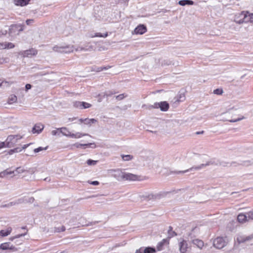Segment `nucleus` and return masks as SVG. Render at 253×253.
<instances>
[{
    "instance_id": "nucleus-49",
    "label": "nucleus",
    "mask_w": 253,
    "mask_h": 253,
    "mask_svg": "<svg viewBox=\"0 0 253 253\" xmlns=\"http://www.w3.org/2000/svg\"><path fill=\"white\" fill-rule=\"evenodd\" d=\"M127 96V95H125L124 93L119 94L116 96V99L118 100H121L123 99H124L125 97H126Z\"/></svg>"
},
{
    "instance_id": "nucleus-21",
    "label": "nucleus",
    "mask_w": 253,
    "mask_h": 253,
    "mask_svg": "<svg viewBox=\"0 0 253 253\" xmlns=\"http://www.w3.org/2000/svg\"><path fill=\"white\" fill-rule=\"evenodd\" d=\"M30 0H14V3L18 6H23L29 3Z\"/></svg>"
},
{
    "instance_id": "nucleus-31",
    "label": "nucleus",
    "mask_w": 253,
    "mask_h": 253,
    "mask_svg": "<svg viewBox=\"0 0 253 253\" xmlns=\"http://www.w3.org/2000/svg\"><path fill=\"white\" fill-rule=\"evenodd\" d=\"M253 164V160H247V161H244L241 162V163L240 164L241 165H243L244 166H249L252 165Z\"/></svg>"
},
{
    "instance_id": "nucleus-60",
    "label": "nucleus",
    "mask_w": 253,
    "mask_h": 253,
    "mask_svg": "<svg viewBox=\"0 0 253 253\" xmlns=\"http://www.w3.org/2000/svg\"><path fill=\"white\" fill-rule=\"evenodd\" d=\"M250 22L253 23V13H250Z\"/></svg>"
},
{
    "instance_id": "nucleus-40",
    "label": "nucleus",
    "mask_w": 253,
    "mask_h": 253,
    "mask_svg": "<svg viewBox=\"0 0 253 253\" xmlns=\"http://www.w3.org/2000/svg\"><path fill=\"white\" fill-rule=\"evenodd\" d=\"M91 145H94V143L81 144L77 143L75 144L77 148H80L82 146H88Z\"/></svg>"
},
{
    "instance_id": "nucleus-63",
    "label": "nucleus",
    "mask_w": 253,
    "mask_h": 253,
    "mask_svg": "<svg viewBox=\"0 0 253 253\" xmlns=\"http://www.w3.org/2000/svg\"><path fill=\"white\" fill-rule=\"evenodd\" d=\"M111 67L110 66H103L102 67V71L110 69Z\"/></svg>"
},
{
    "instance_id": "nucleus-27",
    "label": "nucleus",
    "mask_w": 253,
    "mask_h": 253,
    "mask_svg": "<svg viewBox=\"0 0 253 253\" xmlns=\"http://www.w3.org/2000/svg\"><path fill=\"white\" fill-rule=\"evenodd\" d=\"M97 122V120L94 119H88L86 118L84 119V124L85 125H91L92 124H94Z\"/></svg>"
},
{
    "instance_id": "nucleus-28",
    "label": "nucleus",
    "mask_w": 253,
    "mask_h": 253,
    "mask_svg": "<svg viewBox=\"0 0 253 253\" xmlns=\"http://www.w3.org/2000/svg\"><path fill=\"white\" fill-rule=\"evenodd\" d=\"M169 238H170L172 237L177 235V234L175 231H172V227L171 226L169 227L168 230Z\"/></svg>"
},
{
    "instance_id": "nucleus-34",
    "label": "nucleus",
    "mask_w": 253,
    "mask_h": 253,
    "mask_svg": "<svg viewBox=\"0 0 253 253\" xmlns=\"http://www.w3.org/2000/svg\"><path fill=\"white\" fill-rule=\"evenodd\" d=\"M66 230V228L64 226H62L60 227H54V232H63Z\"/></svg>"
},
{
    "instance_id": "nucleus-37",
    "label": "nucleus",
    "mask_w": 253,
    "mask_h": 253,
    "mask_svg": "<svg viewBox=\"0 0 253 253\" xmlns=\"http://www.w3.org/2000/svg\"><path fill=\"white\" fill-rule=\"evenodd\" d=\"M91 106V105L89 103H88L85 102H82L81 109H86L90 107Z\"/></svg>"
},
{
    "instance_id": "nucleus-5",
    "label": "nucleus",
    "mask_w": 253,
    "mask_h": 253,
    "mask_svg": "<svg viewBox=\"0 0 253 253\" xmlns=\"http://www.w3.org/2000/svg\"><path fill=\"white\" fill-rule=\"evenodd\" d=\"M53 50L60 53H70L74 50V46L71 45H67L65 46H55L53 47Z\"/></svg>"
},
{
    "instance_id": "nucleus-3",
    "label": "nucleus",
    "mask_w": 253,
    "mask_h": 253,
    "mask_svg": "<svg viewBox=\"0 0 253 253\" xmlns=\"http://www.w3.org/2000/svg\"><path fill=\"white\" fill-rule=\"evenodd\" d=\"M21 138V136L18 135H9L6 140V147L9 148L13 147L17 143L18 140Z\"/></svg>"
},
{
    "instance_id": "nucleus-15",
    "label": "nucleus",
    "mask_w": 253,
    "mask_h": 253,
    "mask_svg": "<svg viewBox=\"0 0 253 253\" xmlns=\"http://www.w3.org/2000/svg\"><path fill=\"white\" fill-rule=\"evenodd\" d=\"M250 13L247 11H243L239 14V17H243L245 23L250 22Z\"/></svg>"
},
{
    "instance_id": "nucleus-55",
    "label": "nucleus",
    "mask_w": 253,
    "mask_h": 253,
    "mask_svg": "<svg viewBox=\"0 0 253 253\" xmlns=\"http://www.w3.org/2000/svg\"><path fill=\"white\" fill-rule=\"evenodd\" d=\"M7 33V31L5 30H0V37L2 35H5Z\"/></svg>"
},
{
    "instance_id": "nucleus-30",
    "label": "nucleus",
    "mask_w": 253,
    "mask_h": 253,
    "mask_svg": "<svg viewBox=\"0 0 253 253\" xmlns=\"http://www.w3.org/2000/svg\"><path fill=\"white\" fill-rule=\"evenodd\" d=\"M121 157L124 161H127L132 159L133 156L130 155H122Z\"/></svg>"
},
{
    "instance_id": "nucleus-18",
    "label": "nucleus",
    "mask_w": 253,
    "mask_h": 253,
    "mask_svg": "<svg viewBox=\"0 0 253 253\" xmlns=\"http://www.w3.org/2000/svg\"><path fill=\"white\" fill-rule=\"evenodd\" d=\"M192 243L196 246L198 248L201 249L204 246V242L200 239H195L192 240Z\"/></svg>"
},
{
    "instance_id": "nucleus-64",
    "label": "nucleus",
    "mask_w": 253,
    "mask_h": 253,
    "mask_svg": "<svg viewBox=\"0 0 253 253\" xmlns=\"http://www.w3.org/2000/svg\"><path fill=\"white\" fill-rule=\"evenodd\" d=\"M102 71V67H99L96 68V69H95L96 72H101Z\"/></svg>"
},
{
    "instance_id": "nucleus-36",
    "label": "nucleus",
    "mask_w": 253,
    "mask_h": 253,
    "mask_svg": "<svg viewBox=\"0 0 253 253\" xmlns=\"http://www.w3.org/2000/svg\"><path fill=\"white\" fill-rule=\"evenodd\" d=\"M60 132L64 135L68 136L70 134V131L66 127L60 128Z\"/></svg>"
},
{
    "instance_id": "nucleus-4",
    "label": "nucleus",
    "mask_w": 253,
    "mask_h": 253,
    "mask_svg": "<svg viewBox=\"0 0 253 253\" xmlns=\"http://www.w3.org/2000/svg\"><path fill=\"white\" fill-rule=\"evenodd\" d=\"M212 163H211V162H207L206 164H202L198 166H194L192 167V168L185 170H182V171H171V173H176V174H180V173H184L186 172L190 171H193V170H199L202 169L204 168L207 166H209Z\"/></svg>"
},
{
    "instance_id": "nucleus-41",
    "label": "nucleus",
    "mask_w": 253,
    "mask_h": 253,
    "mask_svg": "<svg viewBox=\"0 0 253 253\" xmlns=\"http://www.w3.org/2000/svg\"><path fill=\"white\" fill-rule=\"evenodd\" d=\"M26 234V233L17 235H16V236H15L14 237H10L9 238V240L12 241L14 240H15V239L19 238H20L21 237L24 236Z\"/></svg>"
},
{
    "instance_id": "nucleus-2",
    "label": "nucleus",
    "mask_w": 253,
    "mask_h": 253,
    "mask_svg": "<svg viewBox=\"0 0 253 253\" xmlns=\"http://www.w3.org/2000/svg\"><path fill=\"white\" fill-rule=\"evenodd\" d=\"M226 238L222 237H218L213 241V246L217 249H221L227 244Z\"/></svg>"
},
{
    "instance_id": "nucleus-1",
    "label": "nucleus",
    "mask_w": 253,
    "mask_h": 253,
    "mask_svg": "<svg viewBox=\"0 0 253 253\" xmlns=\"http://www.w3.org/2000/svg\"><path fill=\"white\" fill-rule=\"evenodd\" d=\"M24 26L21 24H12L9 28V35L15 37L19 35V33L24 30Z\"/></svg>"
},
{
    "instance_id": "nucleus-45",
    "label": "nucleus",
    "mask_w": 253,
    "mask_h": 253,
    "mask_svg": "<svg viewBox=\"0 0 253 253\" xmlns=\"http://www.w3.org/2000/svg\"><path fill=\"white\" fill-rule=\"evenodd\" d=\"M154 104V105H146L144 104L142 106V108H145L148 110H151L152 109L155 108Z\"/></svg>"
},
{
    "instance_id": "nucleus-48",
    "label": "nucleus",
    "mask_w": 253,
    "mask_h": 253,
    "mask_svg": "<svg viewBox=\"0 0 253 253\" xmlns=\"http://www.w3.org/2000/svg\"><path fill=\"white\" fill-rule=\"evenodd\" d=\"M223 93V90L220 88H217L213 90V93L217 95H221Z\"/></svg>"
},
{
    "instance_id": "nucleus-6",
    "label": "nucleus",
    "mask_w": 253,
    "mask_h": 253,
    "mask_svg": "<svg viewBox=\"0 0 253 253\" xmlns=\"http://www.w3.org/2000/svg\"><path fill=\"white\" fill-rule=\"evenodd\" d=\"M124 171L121 169H110L109 170V173L111 174L112 176L114 177L118 181H122L123 179V175H124Z\"/></svg>"
},
{
    "instance_id": "nucleus-42",
    "label": "nucleus",
    "mask_w": 253,
    "mask_h": 253,
    "mask_svg": "<svg viewBox=\"0 0 253 253\" xmlns=\"http://www.w3.org/2000/svg\"><path fill=\"white\" fill-rule=\"evenodd\" d=\"M234 21L236 23L239 24H241L245 23L243 17H239V16L235 19Z\"/></svg>"
},
{
    "instance_id": "nucleus-16",
    "label": "nucleus",
    "mask_w": 253,
    "mask_h": 253,
    "mask_svg": "<svg viewBox=\"0 0 253 253\" xmlns=\"http://www.w3.org/2000/svg\"><path fill=\"white\" fill-rule=\"evenodd\" d=\"M43 125L41 124H37L33 127L32 132L33 133H40L43 129Z\"/></svg>"
},
{
    "instance_id": "nucleus-43",
    "label": "nucleus",
    "mask_w": 253,
    "mask_h": 253,
    "mask_svg": "<svg viewBox=\"0 0 253 253\" xmlns=\"http://www.w3.org/2000/svg\"><path fill=\"white\" fill-rule=\"evenodd\" d=\"M185 100V95L184 94L180 93L178 95L177 99L176 100L178 102H181Z\"/></svg>"
},
{
    "instance_id": "nucleus-51",
    "label": "nucleus",
    "mask_w": 253,
    "mask_h": 253,
    "mask_svg": "<svg viewBox=\"0 0 253 253\" xmlns=\"http://www.w3.org/2000/svg\"><path fill=\"white\" fill-rule=\"evenodd\" d=\"M82 102L81 101H75L74 102V106L76 108L81 109Z\"/></svg>"
},
{
    "instance_id": "nucleus-29",
    "label": "nucleus",
    "mask_w": 253,
    "mask_h": 253,
    "mask_svg": "<svg viewBox=\"0 0 253 253\" xmlns=\"http://www.w3.org/2000/svg\"><path fill=\"white\" fill-rule=\"evenodd\" d=\"M17 101V96L15 95H11L8 98V103L9 104H12L15 102Z\"/></svg>"
},
{
    "instance_id": "nucleus-20",
    "label": "nucleus",
    "mask_w": 253,
    "mask_h": 253,
    "mask_svg": "<svg viewBox=\"0 0 253 253\" xmlns=\"http://www.w3.org/2000/svg\"><path fill=\"white\" fill-rule=\"evenodd\" d=\"M169 240L167 239H163L161 242H159L157 246L158 251H161L163 249V246L165 244H169Z\"/></svg>"
},
{
    "instance_id": "nucleus-12",
    "label": "nucleus",
    "mask_w": 253,
    "mask_h": 253,
    "mask_svg": "<svg viewBox=\"0 0 253 253\" xmlns=\"http://www.w3.org/2000/svg\"><path fill=\"white\" fill-rule=\"evenodd\" d=\"M136 34L142 35L147 32V27L143 24H139L134 29Z\"/></svg>"
},
{
    "instance_id": "nucleus-50",
    "label": "nucleus",
    "mask_w": 253,
    "mask_h": 253,
    "mask_svg": "<svg viewBox=\"0 0 253 253\" xmlns=\"http://www.w3.org/2000/svg\"><path fill=\"white\" fill-rule=\"evenodd\" d=\"M247 216L248 220L252 219L253 220V210L250 211L248 212H247Z\"/></svg>"
},
{
    "instance_id": "nucleus-54",
    "label": "nucleus",
    "mask_w": 253,
    "mask_h": 253,
    "mask_svg": "<svg viewBox=\"0 0 253 253\" xmlns=\"http://www.w3.org/2000/svg\"><path fill=\"white\" fill-rule=\"evenodd\" d=\"M32 88V85L29 84H26L25 85V90L26 91H28V90L30 89L31 88Z\"/></svg>"
},
{
    "instance_id": "nucleus-58",
    "label": "nucleus",
    "mask_w": 253,
    "mask_h": 253,
    "mask_svg": "<svg viewBox=\"0 0 253 253\" xmlns=\"http://www.w3.org/2000/svg\"><path fill=\"white\" fill-rule=\"evenodd\" d=\"M5 147H6V141L5 142H2L0 143V149Z\"/></svg>"
},
{
    "instance_id": "nucleus-57",
    "label": "nucleus",
    "mask_w": 253,
    "mask_h": 253,
    "mask_svg": "<svg viewBox=\"0 0 253 253\" xmlns=\"http://www.w3.org/2000/svg\"><path fill=\"white\" fill-rule=\"evenodd\" d=\"M243 119H244V117L242 118H238L237 119H235V120H229V122H231V123H235V122H238V121H241Z\"/></svg>"
},
{
    "instance_id": "nucleus-46",
    "label": "nucleus",
    "mask_w": 253,
    "mask_h": 253,
    "mask_svg": "<svg viewBox=\"0 0 253 253\" xmlns=\"http://www.w3.org/2000/svg\"><path fill=\"white\" fill-rule=\"evenodd\" d=\"M86 135L89 136L90 137H91V136L87 133H80V132H77V133H75V138H81L82 136H86Z\"/></svg>"
},
{
    "instance_id": "nucleus-14",
    "label": "nucleus",
    "mask_w": 253,
    "mask_h": 253,
    "mask_svg": "<svg viewBox=\"0 0 253 253\" xmlns=\"http://www.w3.org/2000/svg\"><path fill=\"white\" fill-rule=\"evenodd\" d=\"M253 238V235H251L248 236H240L237 237V241L239 244L245 243L247 241L251 240Z\"/></svg>"
},
{
    "instance_id": "nucleus-22",
    "label": "nucleus",
    "mask_w": 253,
    "mask_h": 253,
    "mask_svg": "<svg viewBox=\"0 0 253 253\" xmlns=\"http://www.w3.org/2000/svg\"><path fill=\"white\" fill-rule=\"evenodd\" d=\"M12 231L11 227H8L6 230H1L0 231V236L6 237L9 235Z\"/></svg>"
},
{
    "instance_id": "nucleus-26",
    "label": "nucleus",
    "mask_w": 253,
    "mask_h": 253,
    "mask_svg": "<svg viewBox=\"0 0 253 253\" xmlns=\"http://www.w3.org/2000/svg\"><path fill=\"white\" fill-rule=\"evenodd\" d=\"M13 173L14 171L9 170L8 169H7L0 172V177L3 178L7 175L11 174Z\"/></svg>"
},
{
    "instance_id": "nucleus-23",
    "label": "nucleus",
    "mask_w": 253,
    "mask_h": 253,
    "mask_svg": "<svg viewBox=\"0 0 253 253\" xmlns=\"http://www.w3.org/2000/svg\"><path fill=\"white\" fill-rule=\"evenodd\" d=\"M194 2L192 0H180L178 1V4L181 6L185 5H193Z\"/></svg>"
},
{
    "instance_id": "nucleus-47",
    "label": "nucleus",
    "mask_w": 253,
    "mask_h": 253,
    "mask_svg": "<svg viewBox=\"0 0 253 253\" xmlns=\"http://www.w3.org/2000/svg\"><path fill=\"white\" fill-rule=\"evenodd\" d=\"M97 161H94V160H92L91 159L88 160L86 162L87 164L89 166L95 165L97 164Z\"/></svg>"
},
{
    "instance_id": "nucleus-11",
    "label": "nucleus",
    "mask_w": 253,
    "mask_h": 253,
    "mask_svg": "<svg viewBox=\"0 0 253 253\" xmlns=\"http://www.w3.org/2000/svg\"><path fill=\"white\" fill-rule=\"evenodd\" d=\"M138 179V176L130 173L124 172L123 180L135 181Z\"/></svg>"
},
{
    "instance_id": "nucleus-59",
    "label": "nucleus",
    "mask_w": 253,
    "mask_h": 253,
    "mask_svg": "<svg viewBox=\"0 0 253 253\" xmlns=\"http://www.w3.org/2000/svg\"><path fill=\"white\" fill-rule=\"evenodd\" d=\"M144 249L143 248H140V249L136 250L135 253H143Z\"/></svg>"
},
{
    "instance_id": "nucleus-17",
    "label": "nucleus",
    "mask_w": 253,
    "mask_h": 253,
    "mask_svg": "<svg viewBox=\"0 0 253 253\" xmlns=\"http://www.w3.org/2000/svg\"><path fill=\"white\" fill-rule=\"evenodd\" d=\"M30 144L24 145L21 148L16 147L14 149H11L8 152L10 155L13 154L14 153H18L21 152L23 149H26Z\"/></svg>"
},
{
    "instance_id": "nucleus-62",
    "label": "nucleus",
    "mask_w": 253,
    "mask_h": 253,
    "mask_svg": "<svg viewBox=\"0 0 253 253\" xmlns=\"http://www.w3.org/2000/svg\"><path fill=\"white\" fill-rule=\"evenodd\" d=\"M33 22V20L32 19H27L26 21V23L27 25H29L31 23H32V22Z\"/></svg>"
},
{
    "instance_id": "nucleus-19",
    "label": "nucleus",
    "mask_w": 253,
    "mask_h": 253,
    "mask_svg": "<svg viewBox=\"0 0 253 253\" xmlns=\"http://www.w3.org/2000/svg\"><path fill=\"white\" fill-rule=\"evenodd\" d=\"M238 221L240 223H243L246 221L248 220V216L247 213L246 214L244 213H240L237 216Z\"/></svg>"
},
{
    "instance_id": "nucleus-44",
    "label": "nucleus",
    "mask_w": 253,
    "mask_h": 253,
    "mask_svg": "<svg viewBox=\"0 0 253 253\" xmlns=\"http://www.w3.org/2000/svg\"><path fill=\"white\" fill-rule=\"evenodd\" d=\"M48 148V146H46L45 147H39L37 148H36L34 150V152L35 153H38L41 151L42 150H46Z\"/></svg>"
},
{
    "instance_id": "nucleus-53",
    "label": "nucleus",
    "mask_w": 253,
    "mask_h": 253,
    "mask_svg": "<svg viewBox=\"0 0 253 253\" xmlns=\"http://www.w3.org/2000/svg\"><path fill=\"white\" fill-rule=\"evenodd\" d=\"M7 48L5 42H0V49Z\"/></svg>"
},
{
    "instance_id": "nucleus-35",
    "label": "nucleus",
    "mask_w": 253,
    "mask_h": 253,
    "mask_svg": "<svg viewBox=\"0 0 253 253\" xmlns=\"http://www.w3.org/2000/svg\"><path fill=\"white\" fill-rule=\"evenodd\" d=\"M171 64L173 65H175L174 63H173L172 61L170 60H164L162 62V65H169Z\"/></svg>"
},
{
    "instance_id": "nucleus-56",
    "label": "nucleus",
    "mask_w": 253,
    "mask_h": 253,
    "mask_svg": "<svg viewBox=\"0 0 253 253\" xmlns=\"http://www.w3.org/2000/svg\"><path fill=\"white\" fill-rule=\"evenodd\" d=\"M16 171L17 173H19L23 172L24 171V170L21 167H19L16 169Z\"/></svg>"
},
{
    "instance_id": "nucleus-61",
    "label": "nucleus",
    "mask_w": 253,
    "mask_h": 253,
    "mask_svg": "<svg viewBox=\"0 0 253 253\" xmlns=\"http://www.w3.org/2000/svg\"><path fill=\"white\" fill-rule=\"evenodd\" d=\"M90 184L93 185H98L99 184V182L98 181H93L91 182Z\"/></svg>"
},
{
    "instance_id": "nucleus-10",
    "label": "nucleus",
    "mask_w": 253,
    "mask_h": 253,
    "mask_svg": "<svg viewBox=\"0 0 253 253\" xmlns=\"http://www.w3.org/2000/svg\"><path fill=\"white\" fill-rule=\"evenodd\" d=\"M179 248L181 253H185L188 248L187 241L182 238L179 240Z\"/></svg>"
},
{
    "instance_id": "nucleus-38",
    "label": "nucleus",
    "mask_w": 253,
    "mask_h": 253,
    "mask_svg": "<svg viewBox=\"0 0 253 253\" xmlns=\"http://www.w3.org/2000/svg\"><path fill=\"white\" fill-rule=\"evenodd\" d=\"M2 84L1 86L4 87H8L11 84L14 83V82L2 81Z\"/></svg>"
},
{
    "instance_id": "nucleus-24",
    "label": "nucleus",
    "mask_w": 253,
    "mask_h": 253,
    "mask_svg": "<svg viewBox=\"0 0 253 253\" xmlns=\"http://www.w3.org/2000/svg\"><path fill=\"white\" fill-rule=\"evenodd\" d=\"M23 202V199H19L16 202H11L7 204H5L1 206V207H10L12 206H14L16 205H18L19 204L22 203Z\"/></svg>"
},
{
    "instance_id": "nucleus-25",
    "label": "nucleus",
    "mask_w": 253,
    "mask_h": 253,
    "mask_svg": "<svg viewBox=\"0 0 253 253\" xmlns=\"http://www.w3.org/2000/svg\"><path fill=\"white\" fill-rule=\"evenodd\" d=\"M156 252V249L151 247H146L143 250V253H155Z\"/></svg>"
},
{
    "instance_id": "nucleus-33",
    "label": "nucleus",
    "mask_w": 253,
    "mask_h": 253,
    "mask_svg": "<svg viewBox=\"0 0 253 253\" xmlns=\"http://www.w3.org/2000/svg\"><path fill=\"white\" fill-rule=\"evenodd\" d=\"M113 94H114V93L113 92L108 91L107 92L103 93L102 94H99L98 96L99 97H100V99H101L103 97H105V96H106V97L110 96Z\"/></svg>"
},
{
    "instance_id": "nucleus-52",
    "label": "nucleus",
    "mask_w": 253,
    "mask_h": 253,
    "mask_svg": "<svg viewBox=\"0 0 253 253\" xmlns=\"http://www.w3.org/2000/svg\"><path fill=\"white\" fill-rule=\"evenodd\" d=\"M6 46L7 48H12L14 47V45L11 42H6Z\"/></svg>"
},
{
    "instance_id": "nucleus-32",
    "label": "nucleus",
    "mask_w": 253,
    "mask_h": 253,
    "mask_svg": "<svg viewBox=\"0 0 253 253\" xmlns=\"http://www.w3.org/2000/svg\"><path fill=\"white\" fill-rule=\"evenodd\" d=\"M93 49V46L91 45H87L83 47H81V50L91 51Z\"/></svg>"
},
{
    "instance_id": "nucleus-39",
    "label": "nucleus",
    "mask_w": 253,
    "mask_h": 253,
    "mask_svg": "<svg viewBox=\"0 0 253 253\" xmlns=\"http://www.w3.org/2000/svg\"><path fill=\"white\" fill-rule=\"evenodd\" d=\"M108 36V33H106L105 34H102L101 33H96L92 37H103L105 38Z\"/></svg>"
},
{
    "instance_id": "nucleus-13",
    "label": "nucleus",
    "mask_w": 253,
    "mask_h": 253,
    "mask_svg": "<svg viewBox=\"0 0 253 253\" xmlns=\"http://www.w3.org/2000/svg\"><path fill=\"white\" fill-rule=\"evenodd\" d=\"M140 197L141 198H143V200H150L160 199L161 198V195L158 194L154 195L153 194H146L140 196Z\"/></svg>"
},
{
    "instance_id": "nucleus-8",
    "label": "nucleus",
    "mask_w": 253,
    "mask_h": 253,
    "mask_svg": "<svg viewBox=\"0 0 253 253\" xmlns=\"http://www.w3.org/2000/svg\"><path fill=\"white\" fill-rule=\"evenodd\" d=\"M155 108H160L162 111L166 112L169 109V104L167 101H161L154 103Z\"/></svg>"
},
{
    "instance_id": "nucleus-7",
    "label": "nucleus",
    "mask_w": 253,
    "mask_h": 253,
    "mask_svg": "<svg viewBox=\"0 0 253 253\" xmlns=\"http://www.w3.org/2000/svg\"><path fill=\"white\" fill-rule=\"evenodd\" d=\"M0 249L2 250H9L12 252H17L18 249L13 246L10 242H5L0 245Z\"/></svg>"
},
{
    "instance_id": "nucleus-9",
    "label": "nucleus",
    "mask_w": 253,
    "mask_h": 253,
    "mask_svg": "<svg viewBox=\"0 0 253 253\" xmlns=\"http://www.w3.org/2000/svg\"><path fill=\"white\" fill-rule=\"evenodd\" d=\"M38 53V51L34 48H31L20 52V54L24 57H31L33 55H35Z\"/></svg>"
}]
</instances>
